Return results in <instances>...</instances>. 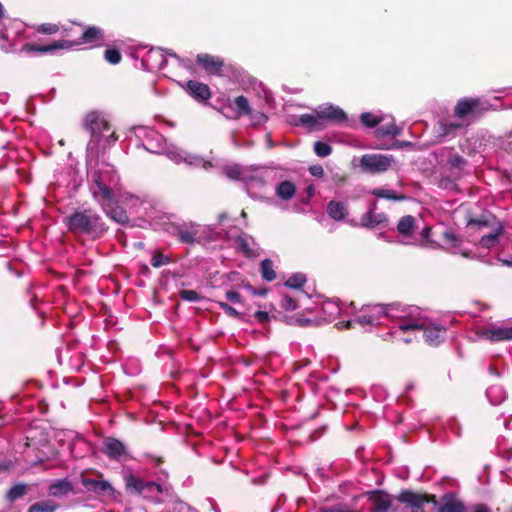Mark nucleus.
I'll use <instances>...</instances> for the list:
<instances>
[{"mask_svg":"<svg viewBox=\"0 0 512 512\" xmlns=\"http://www.w3.org/2000/svg\"><path fill=\"white\" fill-rule=\"evenodd\" d=\"M406 306L400 304H374L363 306L353 321H341L336 324L338 329H349L353 327V323L359 324L361 327H371L375 325H381L385 319H391L394 321L393 328L399 329V322L405 318L404 312Z\"/></svg>","mask_w":512,"mask_h":512,"instance_id":"f03ea898","label":"nucleus"},{"mask_svg":"<svg viewBox=\"0 0 512 512\" xmlns=\"http://www.w3.org/2000/svg\"><path fill=\"white\" fill-rule=\"evenodd\" d=\"M219 218H220V221H223V219H225V218H226V214H225V213L221 214V215L219 216Z\"/></svg>","mask_w":512,"mask_h":512,"instance_id":"774afa93","label":"nucleus"},{"mask_svg":"<svg viewBox=\"0 0 512 512\" xmlns=\"http://www.w3.org/2000/svg\"><path fill=\"white\" fill-rule=\"evenodd\" d=\"M395 160L392 155L364 154L359 160L361 170L368 174H379L389 170Z\"/></svg>","mask_w":512,"mask_h":512,"instance_id":"9b49d317","label":"nucleus"},{"mask_svg":"<svg viewBox=\"0 0 512 512\" xmlns=\"http://www.w3.org/2000/svg\"><path fill=\"white\" fill-rule=\"evenodd\" d=\"M83 127L90 132L91 135L86 148L89 165H91L92 159L98 157V148L101 140L104 139L106 143L110 145L116 142L118 138L115 132L111 131L108 120L101 112H89L84 118Z\"/></svg>","mask_w":512,"mask_h":512,"instance_id":"39448f33","label":"nucleus"},{"mask_svg":"<svg viewBox=\"0 0 512 512\" xmlns=\"http://www.w3.org/2000/svg\"><path fill=\"white\" fill-rule=\"evenodd\" d=\"M235 246L242 251L246 256H255V242L252 237L245 233H241L235 238Z\"/></svg>","mask_w":512,"mask_h":512,"instance_id":"bb28decb","label":"nucleus"},{"mask_svg":"<svg viewBox=\"0 0 512 512\" xmlns=\"http://www.w3.org/2000/svg\"><path fill=\"white\" fill-rule=\"evenodd\" d=\"M388 217L385 213L373 212L369 209L368 212L363 214L360 218V225L365 228H375L377 226H387Z\"/></svg>","mask_w":512,"mask_h":512,"instance_id":"4be33fe9","label":"nucleus"},{"mask_svg":"<svg viewBox=\"0 0 512 512\" xmlns=\"http://www.w3.org/2000/svg\"><path fill=\"white\" fill-rule=\"evenodd\" d=\"M226 298H227V300H229L232 303L241 304L243 302L242 301V296L238 292H236V291H228V292H226Z\"/></svg>","mask_w":512,"mask_h":512,"instance_id":"6e6d98bb","label":"nucleus"},{"mask_svg":"<svg viewBox=\"0 0 512 512\" xmlns=\"http://www.w3.org/2000/svg\"><path fill=\"white\" fill-rule=\"evenodd\" d=\"M370 512H395V505H392L388 494L375 491L369 496Z\"/></svg>","mask_w":512,"mask_h":512,"instance_id":"dca6fc26","label":"nucleus"},{"mask_svg":"<svg viewBox=\"0 0 512 512\" xmlns=\"http://www.w3.org/2000/svg\"><path fill=\"white\" fill-rule=\"evenodd\" d=\"M104 203H105L106 208L104 206H102V207L111 219H113L114 221H116L118 223H125L128 220V216L122 208L116 207V208L109 209L111 202H104Z\"/></svg>","mask_w":512,"mask_h":512,"instance_id":"e433bc0d","label":"nucleus"},{"mask_svg":"<svg viewBox=\"0 0 512 512\" xmlns=\"http://www.w3.org/2000/svg\"><path fill=\"white\" fill-rule=\"evenodd\" d=\"M360 120L365 126L372 128L384 122L385 118L370 112H365L361 114Z\"/></svg>","mask_w":512,"mask_h":512,"instance_id":"ea45409f","label":"nucleus"},{"mask_svg":"<svg viewBox=\"0 0 512 512\" xmlns=\"http://www.w3.org/2000/svg\"><path fill=\"white\" fill-rule=\"evenodd\" d=\"M316 113L319 115L321 125L323 126L324 121L341 122L346 119L345 112L338 106L332 104L321 105L316 109Z\"/></svg>","mask_w":512,"mask_h":512,"instance_id":"f3484780","label":"nucleus"},{"mask_svg":"<svg viewBox=\"0 0 512 512\" xmlns=\"http://www.w3.org/2000/svg\"><path fill=\"white\" fill-rule=\"evenodd\" d=\"M254 317L261 323H264L266 321H268L269 319V315L267 312H264V311H257L255 312L254 314Z\"/></svg>","mask_w":512,"mask_h":512,"instance_id":"13d9d810","label":"nucleus"},{"mask_svg":"<svg viewBox=\"0 0 512 512\" xmlns=\"http://www.w3.org/2000/svg\"><path fill=\"white\" fill-rule=\"evenodd\" d=\"M314 152L319 157H327L331 154L332 148L326 142L317 141L314 144Z\"/></svg>","mask_w":512,"mask_h":512,"instance_id":"c03bdc74","label":"nucleus"},{"mask_svg":"<svg viewBox=\"0 0 512 512\" xmlns=\"http://www.w3.org/2000/svg\"><path fill=\"white\" fill-rule=\"evenodd\" d=\"M104 56L110 64H118L121 61V54L116 49H107Z\"/></svg>","mask_w":512,"mask_h":512,"instance_id":"09e8293b","label":"nucleus"},{"mask_svg":"<svg viewBox=\"0 0 512 512\" xmlns=\"http://www.w3.org/2000/svg\"><path fill=\"white\" fill-rule=\"evenodd\" d=\"M261 276L266 281H272L276 278V273L273 269V262L269 259H265L260 264Z\"/></svg>","mask_w":512,"mask_h":512,"instance_id":"58836bf2","label":"nucleus"},{"mask_svg":"<svg viewBox=\"0 0 512 512\" xmlns=\"http://www.w3.org/2000/svg\"><path fill=\"white\" fill-rule=\"evenodd\" d=\"M219 306L221 307V309L228 315V316H231V317H238L239 316V312L233 308L232 306H230L229 304L225 303V302H219Z\"/></svg>","mask_w":512,"mask_h":512,"instance_id":"864d4df0","label":"nucleus"},{"mask_svg":"<svg viewBox=\"0 0 512 512\" xmlns=\"http://www.w3.org/2000/svg\"><path fill=\"white\" fill-rule=\"evenodd\" d=\"M478 335L491 342L512 340V326L491 324L489 327L480 329Z\"/></svg>","mask_w":512,"mask_h":512,"instance_id":"ddd939ff","label":"nucleus"},{"mask_svg":"<svg viewBox=\"0 0 512 512\" xmlns=\"http://www.w3.org/2000/svg\"><path fill=\"white\" fill-rule=\"evenodd\" d=\"M310 173L315 177H321L324 174V170H323L322 166L315 165V166L310 167Z\"/></svg>","mask_w":512,"mask_h":512,"instance_id":"4d7b16f0","label":"nucleus"},{"mask_svg":"<svg viewBox=\"0 0 512 512\" xmlns=\"http://www.w3.org/2000/svg\"><path fill=\"white\" fill-rule=\"evenodd\" d=\"M58 505L53 500H43L32 504L28 512H55Z\"/></svg>","mask_w":512,"mask_h":512,"instance_id":"f704fd0d","label":"nucleus"},{"mask_svg":"<svg viewBox=\"0 0 512 512\" xmlns=\"http://www.w3.org/2000/svg\"><path fill=\"white\" fill-rule=\"evenodd\" d=\"M445 153H447L446 164L451 169H457L459 171L462 170V168L464 167V165L466 163L465 159L458 154L452 153L451 150H445Z\"/></svg>","mask_w":512,"mask_h":512,"instance_id":"4c0bfd02","label":"nucleus"},{"mask_svg":"<svg viewBox=\"0 0 512 512\" xmlns=\"http://www.w3.org/2000/svg\"><path fill=\"white\" fill-rule=\"evenodd\" d=\"M4 13H5L4 7H3V5L0 3V21H1V20H2V18L4 17Z\"/></svg>","mask_w":512,"mask_h":512,"instance_id":"0e129e2a","label":"nucleus"},{"mask_svg":"<svg viewBox=\"0 0 512 512\" xmlns=\"http://www.w3.org/2000/svg\"><path fill=\"white\" fill-rule=\"evenodd\" d=\"M186 90L196 100H207L211 96L209 87L198 81H188Z\"/></svg>","mask_w":512,"mask_h":512,"instance_id":"393cba45","label":"nucleus"},{"mask_svg":"<svg viewBox=\"0 0 512 512\" xmlns=\"http://www.w3.org/2000/svg\"><path fill=\"white\" fill-rule=\"evenodd\" d=\"M415 230V218L411 215L403 216L397 224V231L402 237V239L398 240V242L404 245H414L416 243V241L413 239Z\"/></svg>","mask_w":512,"mask_h":512,"instance_id":"4468645a","label":"nucleus"},{"mask_svg":"<svg viewBox=\"0 0 512 512\" xmlns=\"http://www.w3.org/2000/svg\"><path fill=\"white\" fill-rule=\"evenodd\" d=\"M474 512H489V510L485 505H478L475 507Z\"/></svg>","mask_w":512,"mask_h":512,"instance_id":"680f3d73","label":"nucleus"},{"mask_svg":"<svg viewBox=\"0 0 512 512\" xmlns=\"http://www.w3.org/2000/svg\"><path fill=\"white\" fill-rule=\"evenodd\" d=\"M306 282V277L304 274L302 273H296L294 275H292L291 277H289L286 282H285V285L289 288H294V289H297V288H300L302 287V285Z\"/></svg>","mask_w":512,"mask_h":512,"instance_id":"37998d69","label":"nucleus"},{"mask_svg":"<svg viewBox=\"0 0 512 512\" xmlns=\"http://www.w3.org/2000/svg\"><path fill=\"white\" fill-rule=\"evenodd\" d=\"M73 490V486L70 481L67 479H60L54 481L49 487H48V493L50 496L53 497H60L67 495Z\"/></svg>","mask_w":512,"mask_h":512,"instance_id":"c85d7f7f","label":"nucleus"},{"mask_svg":"<svg viewBox=\"0 0 512 512\" xmlns=\"http://www.w3.org/2000/svg\"><path fill=\"white\" fill-rule=\"evenodd\" d=\"M234 105L237 110V117H240L242 115H247V113H250V106L248 103V100L244 96H238L234 100Z\"/></svg>","mask_w":512,"mask_h":512,"instance_id":"a19ab883","label":"nucleus"},{"mask_svg":"<svg viewBox=\"0 0 512 512\" xmlns=\"http://www.w3.org/2000/svg\"><path fill=\"white\" fill-rule=\"evenodd\" d=\"M226 176L230 179H245L243 171L239 165L227 166L224 170Z\"/></svg>","mask_w":512,"mask_h":512,"instance_id":"a18cd8bd","label":"nucleus"},{"mask_svg":"<svg viewBox=\"0 0 512 512\" xmlns=\"http://www.w3.org/2000/svg\"><path fill=\"white\" fill-rule=\"evenodd\" d=\"M126 487L128 490L135 492L146 499L152 501H160L162 487L154 481H145L142 478L130 474L125 477Z\"/></svg>","mask_w":512,"mask_h":512,"instance_id":"1a4fd4ad","label":"nucleus"},{"mask_svg":"<svg viewBox=\"0 0 512 512\" xmlns=\"http://www.w3.org/2000/svg\"><path fill=\"white\" fill-rule=\"evenodd\" d=\"M437 512H464V504L453 494H445L438 502L432 500Z\"/></svg>","mask_w":512,"mask_h":512,"instance_id":"a211bd4d","label":"nucleus"},{"mask_svg":"<svg viewBox=\"0 0 512 512\" xmlns=\"http://www.w3.org/2000/svg\"><path fill=\"white\" fill-rule=\"evenodd\" d=\"M38 31L44 34H55L59 31V27L56 24L46 23L42 24Z\"/></svg>","mask_w":512,"mask_h":512,"instance_id":"603ef678","label":"nucleus"},{"mask_svg":"<svg viewBox=\"0 0 512 512\" xmlns=\"http://www.w3.org/2000/svg\"><path fill=\"white\" fill-rule=\"evenodd\" d=\"M180 297L189 302H195L200 299L199 294L194 290H181L180 291Z\"/></svg>","mask_w":512,"mask_h":512,"instance_id":"3c124183","label":"nucleus"},{"mask_svg":"<svg viewBox=\"0 0 512 512\" xmlns=\"http://www.w3.org/2000/svg\"><path fill=\"white\" fill-rule=\"evenodd\" d=\"M66 224L71 232L87 234L93 238L100 237L107 229L102 218L90 209L66 217Z\"/></svg>","mask_w":512,"mask_h":512,"instance_id":"423d86ee","label":"nucleus"},{"mask_svg":"<svg viewBox=\"0 0 512 512\" xmlns=\"http://www.w3.org/2000/svg\"><path fill=\"white\" fill-rule=\"evenodd\" d=\"M322 512H343L342 506L332 507V508H325L322 510Z\"/></svg>","mask_w":512,"mask_h":512,"instance_id":"052dcab7","label":"nucleus"},{"mask_svg":"<svg viewBox=\"0 0 512 512\" xmlns=\"http://www.w3.org/2000/svg\"><path fill=\"white\" fill-rule=\"evenodd\" d=\"M169 512H192V510L187 504L183 502H176L173 504Z\"/></svg>","mask_w":512,"mask_h":512,"instance_id":"5fc2aeb1","label":"nucleus"},{"mask_svg":"<svg viewBox=\"0 0 512 512\" xmlns=\"http://www.w3.org/2000/svg\"><path fill=\"white\" fill-rule=\"evenodd\" d=\"M504 457L507 459V460H510L512 458V449L511 450H507L504 452Z\"/></svg>","mask_w":512,"mask_h":512,"instance_id":"e2e57ef3","label":"nucleus"},{"mask_svg":"<svg viewBox=\"0 0 512 512\" xmlns=\"http://www.w3.org/2000/svg\"><path fill=\"white\" fill-rule=\"evenodd\" d=\"M143 135L144 148L155 154L166 155L171 161L176 164L185 163L189 166H202L207 169L211 167V163L205 161L202 157L191 154L173 144H168L165 138L153 129L140 128L138 136Z\"/></svg>","mask_w":512,"mask_h":512,"instance_id":"f257e3e1","label":"nucleus"},{"mask_svg":"<svg viewBox=\"0 0 512 512\" xmlns=\"http://www.w3.org/2000/svg\"><path fill=\"white\" fill-rule=\"evenodd\" d=\"M27 492V485L25 484H17L13 486L7 493V497L10 501H15L18 498L25 495Z\"/></svg>","mask_w":512,"mask_h":512,"instance_id":"79ce46f5","label":"nucleus"},{"mask_svg":"<svg viewBox=\"0 0 512 512\" xmlns=\"http://www.w3.org/2000/svg\"><path fill=\"white\" fill-rule=\"evenodd\" d=\"M486 396L491 404L498 405L506 398V393L501 386H490L486 391Z\"/></svg>","mask_w":512,"mask_h":512,"instance_id":"473e14b6","label":"nucleus"},{"mask_svg":"<svg viewBox=\"0 0 512 512\" xmlns=\"http://www.w3.org/2000/svg\"><path fill=\"white\" fill-rule=\"evenodd\" d=\"M488 109V102L480 98L464 97L457 101L454 108V116L463 120L466 126H468Z\"/></svg>","mask_w":512,"mask_h":512,"instance_id":"6e6552de","label":"nucleus"},{"mask_svg":"<svg viewBox=\"0 0 512 512\" xmlns=\"http://www.w3.org/2000/svg\"><path fill=\"white\" fill-rule=\"evenodd\" d=\"M434 500V496L403 491L397 497L395 512H425L424 505Z\"/></svg>","mask_w":512,"mask_h":512,"instance_id":"9d476101","label":"nucleus"},{"mask_svg":"<svg viewBox=\"0 0 512 512\" xmlns=\"http://www.w3.org/2000/svg\"><path fill=\"white\" fill-rule=\"evenodd\" d=\"M247 116L249 117V119L251 120V122L254 125L262 124L267 120V117L265 114H263L262 112L253 111V110H250V113H247Z\"/></svg>","mask_w":512,"mask_h":512,"instance_id":"8fccbe9b","label":"nucleus"},{"mask_svg":"<svg viewBox=\"0 0 512 512\" xmlns=\"http://www.w3.org/2000/svg\"><path fill=\"white\" fill-rule=\"evenodd\" d=\"M276 194L283 200H290L295 195V186L290 181H283L277 185Z\"/></svg>","mask_w":512,"mask_h":512,"instance_id":"72a5a7b5","label":"nucleus"},{"mask_svg":"<svg viewBox=\"0 0 512 512\" xmlns=\"http://www.w3.org/2000/svg\"><path fill=\"white\" fill-rule=\"evenodd\" d=\"M149 70H160L167 65V59L160 48L150 49L142 60Z\"/></svg>","mask_w":512,"mask_h":512,"instance_id":"6ab92c4d","label":"nucleus"},{"mask_svg":"<svg viewBox=\"0 0 512 512\" xmlns=\"http://www.w3.org/2000/svg\"><path fill=\"white\" fill-rule=\"evenodd\" d=\"M103 39V31L95 26L88 27L83 31L81 38L77 41L60 40L54 41L48 45H33L25 44L22 46L23 52H39V53H52L58 49H69L73 46L80 44H92Z\"/></svg>","mask_w":512,"mask_h":512,"instance_id":"0eeeda50","label":"nucleus"},{"mask_svg":"<svg viewBox=\"0 0 512 512\" xmlns=\"http://www.w3.org/2000/svg\"><path fill=\"white\" fill-rule=\"evenodd\" d=\"M11 461L0 462V472L8 471L11 467Z\"/></svg>","mask_w":512,"mask_h":512,"instance_id":"bf43d9fd","label":"nucleus"},{"mask_svg":"<svg viewBox=\"0 0 512 512\" xmlns=\"http://www.w3.org/2000/svg\"><path fill=\"white\" fill-rule=\"evenodd\" d=\"M504 227L501 223H498L490 233L484 234L479 244L482 248L490 249L496 246L499 242V237L503 234Z\"/></svg>","mask_w":512,"mask_h":512,"instance_id":"a878e982","label":"nucleus"},{"mask_svg":"<svg viewBox=\"0 0 512 512\" xmlns=\"http://www.w3.org/2000/svg\"><path fill=\"white\" fill-rule=\"evenodd\" d=\"M251 181H256V182H257V183H259L260 185H263V184H264L263 180H262V179H260V178H252V179H251Z\"/></svg>","mask_w":512,"mask_h":512,"instance_id":"338daca9","label":"nucleus"},{"mask_svg":"<svg viewBox=\"0 0 512 512\" xmlns=\"http://www.w3.org/2000/svg\"><path fill=\"white\" fill-rule=\"evenodd\" d=\"M169 261H170L169 257H167L161 253L155 252L151 259V265L155 268H160V267L168 264Z\"/></svg>","mask_w":512,"mask_h":512,"instance_id":"de8ad7c7","label":"nucleus"},{"mask_svg":"<svg viewBox=\"0 0 512 512\" xmlns=\"http://www.w3.org/2000/svg\"><path fill=\"white\" fill-rule=\"evenodd\" d=\"M298 125H302L304 127H307L311 130H320L322 129V125L319 119L318 113H316V110L312 114H303L298 117V120L296 122Z\"/></svg>","mask_w":512,"mask_h":512,"instance_id":"c756f323","label":"nucleus"},{"mask_svg":"<svg viewBox=\"0 0 512 512\" xmlns=\"http://www.w3.org/2000/svg\"><path fill=\"white\" fill-rule=\"evenodd\" d=\"M81 482L88 491L97 495L110 496L114 493L110 482L103 479L101 474H98L95 478L83 475Z\"/></svg>","mask_w":512,"mask_h":512,"instance_id":"f8f14e48","label":"nucleus"},{"mask_svg":"<svg viewBox=\"0 0 512 512\" xmlns=\"http://www.w3.org/2000/svg\"><path fill=\"white\" fill-rule=\"evenodd\" d=\"M98 157H94L89 165L87 158V165L89 167V177L91 178L92 185L91 191L94 198L105 206L104 202H111L113 200V187L118 183V175L114 167L105 162H98Z\"/></svg>","mask_w":512,"mask_h":512,"instance_id":"7ed1b4c3","label":"nucleus"},{"mask_svg":"<svg viewBox=\"0 0 512 512\" xmlns=\"http://www.w3.org/2000/svg\"><path fill=\"white\" fill-rule=\"evenodd\" d=\"M371 194L378 198L392 201H402L406 198L404 195L397 194L394 190L385 188H375L371 191Z\"/></svg>","mask_w":512,"mask_h":512,"instance_id":"c9c22d12","label":"nucleus"},{"mask_svg":"<svg viewBox=\"0 0 512 512\" xmlns=\"http://www.w3.org/2000/svg\"><path fill=\"white\" fill-rule=\"evenodd\" d=\"M375 134L377 137L384 136H397L400 134V129L395 125L393 119H389V121L381 124L376 131Z\"/></svg>","mask_w":512,"mask_h":512,"instance_id":"2f4dec72","label":"nucleus"},{"mask_svg":"<svg viewBox=\"0 0 512 512\" xmlns=\"http://www.w3.org/2000/svg\"><path fill=\"white\" fill-rule=\"evenodd\" d=\"M197 63L209 73H218L223 66L220 58L209 55V54H198Z\"/></svg>","mask_w":512,"mask_h":512,"instance_id":"b1692460","label":"nucleus"},{"mask_svg":"<svg viewBox=\"0 0 512 512\" xmlns=\"http://www.w3.org/2000/svg\"><path fill=\"white\" fill-rule=\"evenodd\" d=\"M103 451L110 459L117 461L127 454V449L124 443L112 437L104 440Z\"/></svg>","mask_w":512,"mask_h":512,"instance_id":"412c9836","label":"nucleus"},{"mask_svg":"<svg viewBox=\"0 0 512 512\" xmlns=\"http://www.w3.org/2000/svg\"><path fill=\"white\" fill-rule=\"evenodd\" d=\"M280 305L283 309L288 311H293L298 307L296 299L290 295H283Z\"/></svg>","mask_w":512,"mask_h":512,"instance_id":"49530a36","label":"nucleus"},{"mask_svg":"<svg viewBox=\"0 0 512 512\" xmlns=\"http://www.w3.org/2000/svg\"><path fill=\"white\" fill-rule=\"evenodd\" d=\"M9 38V35L7 31L1 32V39L7 40Z\"/></svg>","mask_w":512,"mask_h":512,"instance_id":"69168bd1","label":"nucleus"},{"mask_svg":"<svg viewBox=\"0 0 512 512\" xmlns=\"http://www.w3.org/2000/svg\"><path fill=\"white\" fill-rule=\"evenodd\" d=\"M406 316L399 322V330L406 332L423 331L425 341L430 346H437L444 339L446 329L426 317L421 316L417 307H406Z\"/></svg>","mask_w":512,"mask_h":512,"instance_id":"20e7f679","label":"nucleus"},{"mask_svg":"<svg viewBox=\"0 0 512 512\" xmlns=\"http://www.w3.org/2000/svg\"><path fill=\"white\" fill-rule=\"evenodd\" d=\"M175 235L185 244H193L201 239L200 226L195 223H184L175 228Z\"/></svg>","mask_w":512,"mask_h":512,"instance_id":"2eb2a0df","label":"nucleus"},{"mask_svg":"<svg viewBox=\"0 0 512 512\" xmlns=\"http://www.w3.org/2000/svg\"><path fill=\"white\" fill-rule=\"evenodd\" d=\"M326 211H327V214L329 215V217L336 221L343 220L348 214L347 205L343 202L334 201V200L330 201L327 204Z\"/></svg>","mask_w":512,"mask_h":512,"instance_id":"cd10ccee","label":"nucleus"},{"mask_svg":"<svg viewBox=\"0 0 512 512\" xmlns=\"http://www.w3.org/2000/svg\"><path fill=\"white\" fill-rule=\"evenodd\" d=\"M445 249L453 254H461L464 257H470V252L462 247V239L453 231L447 230L443 233Z\"/></svg>","mask_w":512,"mask_h":512,"instance_id":"aec40b11","label":"nucleus"},{"mask_svg":"<svg viewBox=\"0 0 512 512\" xmlns=\"http://www.w3.org/2000/svg\"><path fill=\"white\" fill-rule=\"evenodd\" d=\"M466 126V123L459 119H444L439 122V135L446 137V136H455L458 131L464 129Z\"/></svg>","mask_w":512,"mask_h":512,"instance_id":"5701e85b","label":"nucleus"},{"mask_svg":"<svg viewBox=\"0 0 512 512\" xmlns=\"http://www.w3.org/2000/svg\"><path fill=\"white\" fill-rule=\"evenodd\" d=\"M322 311L324 314L323 320L331 322L335 320L341 312V308L336 301L327 300L322 304Z\"/></svg>","mask_w":512,"mask_h":512,"instance_id":"7c9ffc66","label":"nucleus"}]
</instances>
